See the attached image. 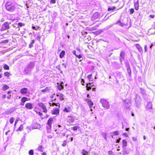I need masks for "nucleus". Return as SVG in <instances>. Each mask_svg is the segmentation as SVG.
Listing matches in <instances>:
<instances>
[{
  "mask_svg": "<svg viewBox=\"0 0 155 155\" xmlns=\"http://www.w3.org/2000/svg\"><path fill=\"white\" fill-rule=\"evenodd\" d=\"M5 8L8 11L12 12L14 11L16 7L14 4L10 2H7L5 4Z\"/></svg>",
  "mask_w": 155,
  "mask_h": 155,
  "instance_id": "obj_1",
  "label": "nucleus"
},
{
  "mask_svg": "<svg viewBox=\"0 0 155 155\" xmlns=\"http://www.w3.org/2000/svg\"><path fill=\"white\" fill-rule=\"evenodd\" d=\"M100 102L102 104V106L104 107L107 109L109 108L110 106L109 103L103 99H101Z\"/></svg>",
  "mask_w": 155,
  "mask_h": 155,
  "instance_id": "obj_2",
  "label": "nucleus"
},
{
  "mask_svg": "<svg viewBox=\"0 0 155 155\" xmlns=\"http://www.w3.org/2000/svg\"><path fill=\"white\" fill-rule=\"evenodd\" d=\"M9 28V24L7 22H4L2 26V28L0 29L1 31H3Z\"/></svg>",
  "mask_w": 155,
  "mask_h": 155,
  "instance_id": "obj_3",
  "label": "nucleus"
},
{
  "mask_svg": "<svg viewBox=\"0 0 155 155\" xmlns=\"http://www.w3.org/2000/svg\"><path fill=\"white\" fill-rule=\"evenodd\" d=\"M131 103L130 100H126L124 101V105L125 108H128L130 106Z\"/></svg>",
  "mask_w": 155,
  "mask_h": 155,
  "instance_id": "obj_4",
  "label": "nucleus"
},
{
  "mask_svg": "<svg viewBox=\"0 0 155 155\" xmlns=\"http://www.w3.org/2000/svg\"><path fill=\"white\" fill-rule=\"evenodd\" d=\"M38 105L42 109L43 112L45 113L47 112V110L46 108V106L43 103H38Z\"/></svg>",
  "mask_w": 155,
  "mask_h": 155,
  "instance_id": "obj_5",
  "label": "nucleus"
},
{
  "mask_svg": "<svg viewBox=\"0 0 155 155\" xmlns=\"http://www.w3.org/2000/svg\"><path fill=\"white\" fill-rule=\"evenodd\" d=\"M152 103L151 102H149L147 103L146 106V108L148 110L151 111V110L152 109Z\"/></svg>",
  "mask_w": 155,
  "mask_h": 155,
  "instance_id": "obj_6",
  "label": "nucleus"
},
{
  "mask_svg": "<svg viewBox=\"0 0 155 155\" xmlns=\"http://www.w3.org/2000/svg\"><path fill=\"white\" fill-rule=\"evenodd\" d=\"M125 53L123 51H121L120 54V58L119 59L121 63L122 62V61L123 60L124 58Z\"/></svg>",
  "mask_w": 155,
  "mask_h": 155,
  "instance_id": "obj_7",
  "label": "nucleus"
},
{
  "mask_svg": "<svg viewBox=\"0 0 155 155\" xmlns=\"http://www.w3.org/2000/svg\"><path fill=\"white\" fill-rule=\"evenodd\" d=\"M85 101L87 103L90 107L91 108L93 104V102L91 101L90 100L88 99H85Z\"/></svg>",
  "mask_w": 155,
  "mask_h": 155,
  "instance_id": "obj_8",
  "label": "nucleus"
},
{
  "mask_svg": "<svg viewBox=\"0 0 155 155\" xmlns=\"http://www.w3.org/2000/svg\"><path fill=\"white\" fill-rule=\"evenodd\" d=\"M141 99L140 96L137 95L136 97L135 101L137 104H139L141 101Z\"/></svg>",
  "mask_w": 155,
  "mask_h": 155,
  "instance_id": "obj_9",
  "label": "nucleus"
},
{
  "mask_svg": "<svg viewBox=\"0 0 155 155\" xmlns=\"http://www.w3.org/2000/svg\"><path fill=\"white\" fill-rule=\"evenodd\" d=\"M28 89L26 88H23L20 90V93L22 94H25L27 93Z\"/></svg>",
  "mask_w": 155,
  "mask_h": 155,
  "instance_id": "obj_10",
  "label": "nucleus"
},
{
  "mask_svg": "<svg viewBox=\"0 0 155 155\" xmlns=\"http://www.w3.org/2000/svg\"><path fill=\"white\" fill-rule=\"evenodd\" d=\"M51 89V87H47L45 89L41 90V91L44 93L48 92Z\"/></svg>",
  "mask_w": 155,
  "mask_h": 155,
  "instance_id": "obj_11",
  "label": "nucleus"
},
{
  "mask_svg": "<svg viewBox=\"0 0 155 155\" xmlns=\"http://www.w3.org/2000/svg\"><path fill=\"white\" fill-rule=\"evenodd\" d=\"M27 66L29 68H30L31 70L35 67V63L33 62H31L27 65Z\"/></svg>",
  "mask_w": 155,
  "mask_h": 155,
  "instance_id": "obj_12",
  "label": "nucleus"
},
{
  "mask_svg": "<svg viewBox=\"0 0 155 155\" xmlns=\"http://www.w3.org/2000/svg\"><path fill=\"white\" fill-rule=\"evenodd\" d=\"M110 136L113 137L114 136L118 135H119V133L118 131H116L112 132H110Z\"/></svg>",
  "mask_w": 155,
  "mask_h": 155,
  "instance_id": "obj_13",
  "label": "nucleus"
},
{
  "mask_svg": "<svg viewBox=\"0 0 155 155\" xmlns=\"http://www.w3.org/2000/svg\"><path fill=\"white\" fill-rule=\"evenodd\" d=\"M155 34V31L154 29L151 28L148 31V34L149 35L152 34Z\"/></svg>",
  "mask_w": 155,
  "mask_h": 155,
  "instance_id": "obj_14",
  "label": "nucleus"
},
{
  "mask_svg": "<svg viewBox=\"0 0 155 155\" xmlns=\"http://www.w3.org/2000/svg\"><path fill=\"white\" fill-rule=\"evenodd\" d=\"M52 114H58L59 113V110L58 108H56L52 111Z\"/></svg>",
  "mask_w": 155,
  "mask_h": 155,
  "instance_id": "obj_15",
  "label": "nucleus"
},
{
  "mask_svg": "<svg viewBox=\"0 0 155 155\" xmlns=\"http://www.w3.org/2000/svg\"><path fill=\"white\" fill-rule=\"evenodd\" d=\"M25 107L27 108L30 110L33 108L32 104L30 103H27L25 105Z\"/></svg>",
  "mask_w": 155,
  "mask_h": 155,
  "instance_id": "obj_16",
  "label": "nucleus"
},
{
  "mask_svg": "<svg viewBox=\"0 0 155 155\" xmlns=\"http://www.w3.org/2000/svg\"><path fill=\"white\" fill-rule=\"evenodd\" d=\"M53 118H49L48 121L47 123V125H51L53 120Z\"/></svg>",
  "mask_w": 155,
  "mask_h": 155,
  "instance_id": "obj_17",
  "label": "nucleus"
},
{
  "mask_svg": "<svg viewBox=\"0 0 155 155\" xmlns=\"http://www.w3.org/2000/svg\"><path fill=\"white\" fill-rule=\"evenodd\" d=\"M127 69L129 76L130 77L131 75V70L130 68L129 65L126 66Z\"/></svg>",
  "mask_w": 155,
  "mask_h": 155,
  "instance_id": "obj_18",
  "label": "nucleus"
},
{
  "mask_svg": "<svg viewBox=\"0 0 155 155\" xmlns=\"http://www.w3.org/2000/svg\"><path fill=\"white\" fill-rule=\"evenodd\" d=\"M31 69L30 68H29L27 66V67L25 69L24 71L25 74H28L31 71Z\"/></svg>",
  "mask_w": 155,
  "mask_h": 155,
  "instance_id": "obj_19",
  "label": "nucleus"
},
{
  "mask_svg": "<svg viewBox=\"0 0 155 155\" xmlns=\"http://www.w3.org/2000/svg\"><path fill=\"white\" fill-rule=\"evenodd\" d=\"M46 128L47 132L48 133H50L51 131V125H47Z\"/></svg>",
  "mask_w": 155,
  "mask_h": 155,
  "instance_id": "obj_20",
  "label": "nucleus"
},
{
  "mask_svg": "<svg viewBox=\"0 0 155 155\" xmlns=\"http://www.w3.org/2000/svg\"><path fill=\"white\" fill-rule=\"evenodd\" d=\"M57 96L59 97L60 100L61 101L64 100V95L62 94L58 93L57 94Z\"/></svg>",
  "mask_w": 155,
  "mask_h": 155,
  "instance_id": "obj_21",
  "label": "nucleus"
},
{
  "mask_svg": "<svg viewBox=\"0 0 155 155\" xmlns=\"http://www.w3.org/2000/svg\"><path fill=\"white\" fill-rule=\"evenodd\" d=\"M134 8L136 10H137L139 9V3L138 1V0L137 2L134 3Z\"/></svg>",
  "mask_w": 155,
  "mask_h": 155,
  "instance_id": "obj_22",
  "label": "nucleus"
},
{
  "mask_svg": "<svg viewBox=\"0 0 155 155\" xmlns=\"http://www.w3.org/2000/svg\"><path fill=\"white\" fill-rule=\"evenodd\" d=\"M123 152L124 155H127L129 153V152L127 151L125 147L123 148Z\"/></svg>",
  "mask_w": 155,
  "mask_h": 155,
  "instance_id": "obj_23",
  "label": "nucleus"
},
{
  "mask_svg": "<svg viewBox=\"0 0 155 155\" xmlns=\"http://www.w3.org/2000/svg\"><path fill=\"white\" fill-rule=\"evenodd\" d=\"M58 87L57 88L58 90H61L64 88V86L63 85L61 84H59L57 83Z\"/></svg>",
  "mask_w": 155,
  "mask_h": 155,
  "instance_id": "obj_24",
  "label": "nucleus"
},
{
  "mask_svg": "<svg viewBox=\"0 0 155 155\" xmlns=\"http://www.w3.org/2000/svg\"><path fill=\"white\" fill-rule=\"evenodd\" d=\"M65 54V51L63 50L59 54V57L60 58H62Z\"/></svg>",
  "mask_w": 155,
  "mask_h": 155,
  "instance_id": "obj_25",
  "label": "nucleus"
},
{
  "mask_svg": "<svg viewBox=\"0 0 155 155\" xmlns=\"http://www.w3.org/2000/svg\"><path fill=\"white\" fill-rule=\"evenodd\" d=\"M92 83H90L89 84H86V87L87 89L86 90H87L89 91L91 89V86H92L91 85V84H92Z\"/></svg>",
  "mask_w": 155,
  "mask_h": 155,
  "instance_id": "obj_26",
  "label": "nucleus"
},
{
  "mask_svg": "<svg viewBox=\"0 0 155 155\" xmlns=\"http://www.w3.org/2000/svg\"><path fill=\"white\" fill-rule=\"evenodd\" d=\"M123 147V148H125L127 145V142L124 140H122Z\"/></svg>",
  "mask_w": 155,
  "mask_h": 155,
  "instance_id": "obj_27",
  "label": "nucleus"
},
{
  "mask_svg": "<svg viewBox=\"0 0 155 155\" xmlns=\"http://www.w3.org/2000/svg\"><path fill=\"white\" fill-rule=\"evenodd\" d=\"M88 152L84 149L82 150L81 153L82 155H88Z\"/></svg>",
  "mask_w": 155,
  "mask_h": 155,
  "instance_id": "obj_28",
  "label": "nucleus"
},
{
  "mask_svg": "<svg viewBox=\"0 0 155 155\" xmlns=\"http://www.w3.org/2000/svg\"><path fill=\"white\" fill-rule=\"evenodd\" d=\"M28 98L26 97H22L21 99V101L22 103H25L26 101H27Z\"/></svg>",
  "mask_w": 155,
  "mask_h": 155,
  "instance_id": "obj_29",
  "label": "nucleus"
},
{
  "mask_svg": "<svg viewBox=\"0 0 155 155\" xmlns=\"http://www.w3.org/2000/svg\"><path fill=\"white\" fill-rule=\"evenodd\" d=\"M44 148L41 145L39 146L37 148V150L38 151H39L41 152H42L43 151V149Z\"/></svg>",
  "mask_w": 155,
  "mask_h": 155,
  "instance_id": "obj_30",
  "label": "nucleus"
},
{
  "mask_svg": "<svg viewBox=\"0 0 155 155\" xmlns=\"http://www.w3.org/2000/svg\"><path fill=\"white\" fill-rule=\"evenodd\" d=\"M69 121L71 122H74L75 120L74 118L72 116L69 117Z\"/></svg>",
  "mask_w": 155,
  "mask_h": 155,
  "instance_id": "obj_31",
  "label": "nucleus"
},
{
  "mask_svg": "<svg viewBox=\"0 0 155 155\" xmlns=\"http://www.w3.org/2000/svg\"><path fill=\"white\" fill-rule=\"evenodd\" d=\"M9 88V87L8 86L6 85H4L2 87V90L3 91H5Z\"/></svg>",
  "mask_w": 155,
  "mask_h": 155,
  "instance_id": "obj_32",
  "label": "nucleus"
},
{
  "mask_svg": "<svg viewBox=\"0 0 155 155\" xmlns=\"http://www.w3.org/2000/svg\"><path fill=\"white\" fill-rule=\"evenodd\" d=\"M3 68L5 70H8L9 69V67L7 65L5 64L4 65Z\"/></svg>",
  "mask_w": 155,
  "mask_h": 155,
  "instance_id": "obj_33",
  "label": "nucleus"
},
{
  "mask_svg": "<svg viewBox=\"0 0 155 155\" xmlns=\"http://www.w3.org/2000/svg\"><path fill=\"white\" fill-rule=\"evenodd\" d=\"M73 53L79 59H80L81 58V54L78 55V54H76V51H74L73 52Z\"/></svg>",
  "mask_w": 155,
  "mask_h": 155,
  "instance_id": "obj_34",
  "label": "nucleus"
},
{
  "mask_svg": "<svg viewBox=\"0 0 155 155\" xmlns=\"http://www.w3.org/2000/svg\"><path fill=\"white\" fill-rule=\"evenodd\" d=\"M50 134L48 135L47 136L48 137L49 139H51L54 136V134L51 132L50 133Z\"/></svg>",
  "mask_w": 155,
  "mask_h": 155,
  "instance_id": "obj_35",
  "label": "nucleus"
},
{
  "mask_svg": "<svg viewBox=\"0 0 155 155\" xmlns=\"http://www.w3.org/2000/svg\"><path fill=\"white\" fill-rule=\"evenodd\" d=\"M101 135L102 136V137L106 140H107V134L106 133H102L101 134Z\"/></svg>",
  "mask_w": 155,
  "mask_h": 155,
  "instance_id": "obj_36",
  "label": "nucleus"
},
{
  "mask_svg": "<svg viewBox=\"0 0 155 155\" xmlns=\"http://www.w3.org/2000/svg\"><path fill=\"white\" fill-rule=\"evenodd\" d=\"M116 7L115 6H112L111 7H109L108 8V11H110L111 10H113L115 9Z\"/></svg>",
  "mask_w": 155,
  "mask_h": 155,
  "instance_id": "obj_37",
  "label": "nucleus"
},
{
  "mask_svg": "<svg viewBox=\"0 0 155 155\" xmlns=\"http://www.w3.org/2000/svg\"><path fill=\"white\" fill-rule=\"evenodd\" d=\"M140 92H141L142 94H145L146 91L144 89H143L141 88H140Z\"/></svg>",
  "mask_w": 155,
  "mask_h": 155,
  "instance_id": "obj_38",
  "label": "nucleus"
},
{
  "mask_svg": "<svg viewBox=\"0 0 155 155\" xmlns=\"http://www.w3.org/2000/svg\"><path fill=\"white\" fill-rule=\"evenodd\" d=\"M4 74L5 76L8 77L9 76L11 75V74L8 72H5Z\"/></svg>",
  "mask_w": 155,
  "mask_h": 155,
  "instance_id": "obj_39",
  "label": "nucleus"
},
{
  "mask_svg": "<svg viewBox=\"0 0 155 155\" xmlns=\"http://www.w3.org/2000/svg\"><path fill=\"white\" fill-rule=\"evenodd\" d=\"M29 154L30 155H34V151L32 150H30L29 151Z\"/></svg>",
  "mask_w": 155,
  "mask_h": 155,
  "instance_id": "obj_40",
  "label": "nucleus"
},
{
  "mask_svg": "<svg viewBox=\"0 0 155 155\" xmlns=\"http://www.w3.org/2000/svg\"><path fill=\"white\" fill-rule=\"evenodd\" d=\"M15 119L13 117H11L10 119V122L11 124H12L14 121Z\"/></svg>",
  "mask_w": 155,
  "mask_h": 155,
  "instance_id": "obj_41",
  "label": "nucleus"
},
{
  "mask_svg": "<svg viewBox=\"0 0 155 155\" xmlns=\"http://www.w3.org/2000/svg\"><path fill=\"white\" fill-rule=\"evenodd\" d=\"M67 143V141L66 140L64 141L63 142V143L62 144V146L63 147H65L66 146V145Z\"/></svg>",
  "mask_w": 155,
  "mask_h": 155,
  "instance_id": "obj_42",
  "label": "nucleus"
},
{
  "mask_svg": "<svg viewBox=\"0 0 155 155\" xmlns=\"http://www.w3.org/2000/svg\"><path fill=\"white\" fill-rule=\"evenodd\" d=\"M18 26H20V27H21L25 25V24L21 22H19L18 23Z\"/></svg>",
  "mask_w": 155,
  "mask_h": 155,
  "instance_id": "obj_43",
  "label": "nucleus"
},
{
  "mask_svg": "<svg viewBox=\"0 0 155 155\" xmlns=\"http://www.w3.org/2000/svg\"><path fill=\"white\" fill-rule=\"evenodd\" d=\"M52 105L53 106L54 105L57 106H59V107H60V104L59 103L57 104L54 103H53L52 104Z\"/></svg>",
  "mask_w": 155,
  "mask_h": 155,
  "instance_id": "obj_44",
  "label": "nucleus"
},
{
  "mask_svg": "<svg viewBox=\"0 0 155 155\" xmlns=\"http://www.w3.org/2000/svg\"><path fill=\"white\" fill-rule=\"evenodd\" d=\"M23 128V125H21L20 127L18 128V130L19 131H21Z\"/></svg>",
  "mask_w": 155,
  "mask_h": 155,
  "instance_id": "obj_45",
  "label": "nucleus"
},
{
  "mask_svg": "<svg viewBox=\"0 0 155 155\" xmlns=\"http://www.w3.org/2000/svg\"><path fill=\"white\" fill-rule=\"evenodd\" d=\"M134 12V9L133 8H131L130 10V14H133Z\"/></svg>",
  "mask_w": 155,
  "mask_h": 155,
  "instance_id": "obj_46",
  "label": "nucleus"
},
{
  "mask_svg": "<svg viewBox=\"0 0 155 155\" xmlns=\"http://www.w3.org/2000/svg\"><path fill=\"white\" fill-rule=\"evenodd\" d=\"M78 127L77 126H75L72 127V129H73L74 131H75L77 130Z\"/></svg>",
  "mask_w": 155,
  "mask_h": 155,
  "instance_id": "obj_47",
  "label": "nucleus"
},
{
  "mask_svg": "<svg viewBox=\"0 0 155 155\" xmlns=\"http://www.w3.org/2000/svg\"><path fill=\"white\" fill-rule=\"evenodd\" d=\"M98 14L97 13H95L93 16V17H95V18H97Z\"/></svg>",
  "mask_w": 155,
  "mask_h": 155,
  "instance_id": "obj_48",
  "label": "nucleus"
},
{
  "mask_svg": "<svg viewBox=\"0 0 155 155\" xmlns=\"http://www.w3.org/2000/svg\"><path fill=\"white\" fill-rule=\"evenodd\" d=\"M92 76V75L91 74H90L88 75L87 78L89 80H91Z\"/></svg>",
  "mask_w": 155,
  "mask_h": 155,
  "instance_id": "obj_49",
  "label": "nucleus"
},
{
  "mask_svg": "<svg viewBox=\"0 0 155 155\" xmlns=\"http://www.w3.org/2000/svg\"><path fill=\"white\" fill-rule=\"evenodd\" d=\"M64 111L67 112H69L70 111V110L66 108H64Z\"/></svg>",
  "mask_w": 155,
  "mask_h": 155,
  "instance_id": "obj_50",
  "label": "nucleus"
},
{
  "mask_svg": "<svg viewBox=\"0 0 155 155\" xmlns=\"http://www.w3.org/2000/svg\"><path fill=\"white\" fill-rule=\"evenodd\" d=\"M50 2L53 4H55L56 3L55 0H51Z\"/></svg>",
  "mask_w": 155,
  "mask_h": 155,
  "instance_id": "obj_51",
  "label": "nucleus"
},
{
  "mask_svg": "<svg viewBox=\"0 0 155 155\" xmlns=\"http://www.w3.org/2000/svg\"><path fill=\"white\" fill-rule=\"evenodd\" d=\"M81 82L82 84V85H84V79H81Z\"/></svg>",
  "mask_w": 155,
  "mask_h": 155,
  "instance_id": "obj_52",
  "label": "nucleus"
},
{
  "mask_svg": "<svg viewBox=\"0 0 155 155\" xmlns=\"http://www.w3.org/2000/svg\"><path fill=\"white\" fill-rule=\"evenodd\" d=\"M144 51L145 52H146L147 51V45L145 46Z\"/></svg>",
  "mask_w": 155,
  "mask_h": 155,
  "instance_id": "obj_53",
  "label": "nucleus"
},
{
  "mask_svg": "<svg viewBox=\"0 0 155 155\" xmlns=\"http://www.w3.org/2000/svg\"><path fill=\"white\" fill-rule=\"evenodd\" d=\"M3 43H7L8 42V40H6L2 41Z\"/></svg>",
  "mask_w": 155,
  "mask_h": 155,
  "instance_id": "obj_54",
  "label": "nucleus"
},
{
  "mask_svg": "<svg viewBox=\"0 0 155 155\" xmlns=\"http://www.w3.org/2000/svg\"><path fill=\"white\" fill-rule=\"evenodd\" d=\"M57 68H58V70H59V71H61V69H60V65H58L57 66Z\"/></svg>",
  "mask_w": 155,
  "mask_h": 155,
  "instance_id": "obj_55",
  "label": "nucleus"
},
{
  "mask_svg": "<svg viewBox=\"0 0 155 155\" xmlns=\"http://www.w3.org/2000/svg\"><path fill=\"white\" fill-rule=\"evenodd\" d=\"M62 65L65 68H66V64L65 63H63L62 64Z\"/></svg>",
  "mask_w": 155,
  "mask_h": 155,
  "instance_id": "obj_56",
  "label": "nucleus"
},
{
  "mask_svg": "<svg viewBox=\"0 0 155 155\" xmlns=\"http://www.w3.org/2000/svg\"><path fill=\"white\" fill-rule=\"evenodd\" d=\"M132 138L133 140L134 141H136L137 140V138L135 137H133Z\"/></svg>",
  "mask_w": 155,
  "mask_h": 155,
  "instance_id": "obj_57",
  "label": "nucleus"
},
{
  "mask_svg": "<svg viewBox=\"0 0 155 155\" xmlns=\"http://www.w3.org/2000/svg\"><path fill=\"white\" fill-rule=\"evenodd\" d=\"M149 17H150L151 18H153L155 17V15H149Z\"/></svg>",
  "mask_w": 155,
  "mask_h": 155,
  "instance_id": "obj_58",
  "label": "nucleus"
},
{
  "mask_svg": "<svg viewBox=\"0 0 155 155\" xmlns=\"http://www.w3.org/2000/svg\"><path fill=\"white\" fill-rule=\"evenodd\" d=\"M123 135L124 136L126 137H128V134L126 133H124L123 134Z\"/></svg>",
  "mask_w": 155,
  "mask_h": 155,
  "instance_id": "obj_59",
  "label": "nucleus"
},
{
  "mask_svg": "<svg viewBox=\"0 0 155 155\" xmlns=\"http://www.w3.org/2000/svg\"><path fill=\"white\" fill-rule=\"evenodd\" d=\"M112 153V152L111 151H109L108 152V154L109 155H111Z\"/></svg>",
  "mask_w": 155,
  "mask_h": 155,
  "instance_id": "obj_60",
  "label": "nucleus"
},
{
  "mask_svg": "<svg viewBox=\"0 0 155 155\" xmlns=\"http://www.w3.org/2000/svg\"><path fill=\"white\" fill-rule=\"evenodd\" d=\"M120 140H121V138H119L118 139H117V140L116 142L117 143H119L120 142Z\"/></svg>",
  "mask_w": 155,
  "mask_h": 155,
  "instance_id": "obj_61",
  "label": "nucleus"
},
{
  "mask_svg": "<svg viewBox=\"0 0 155 155\" xmlns=\"http://www.w3.org/2000/svg\"><path fill=\"white\" fill-rule=\"evenodd\" d=\"M33 47V44L30 43L29 45V47L30 48H31Z\"/></svg>",
  "mask_w": 155,
  "mask_h": 155,
  "instance_id": "obj_62",
  "label": "nucleus"
},
{
  "mask_svg": "<svg viewBox=\"0 0 155 155\" xmlns=\"http://www.w3.org/2000/svg\"><path fill=\"white\" fill-rule=\"evenodd\" d=\"M35 43V40H32L31 43L32 44H33Z\"/></svg>",
  "mask_w": 155,
  "mask_h": 155,
  "instance_id": "obj_63",
  "label": "nucleus"
},
{
  "mask_svg": "<svg viewBox=\"0 0 155 155\" xmlns=\"http://www.w3.org/2000/svg\"><path fill=\"white\" fill-rule=\"evenodd\" d=\"M46 153L45 152H43L41 153L42 155H46Z\"/></svg>",
  "mask_w": 155,
  "mask_h": 155,
  "instance_id": "obj_64",
  "label": "nucleus"
}]
</instances>
